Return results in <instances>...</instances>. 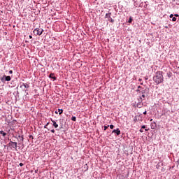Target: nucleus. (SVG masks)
I'll list each match as a JSON object with an SVG mask.
<instances>
[{"instance_id": "0eeeda50", "label": "nucleus", "mask_w": 179, "mask_h": 179, "mask_svg": "<svg viewBox=\"0 0 179 179\" xmlns=\"http://www.w3.org/2000/svg\"><path fill=\"white\" fill-rule=\"evenodd\" d=\"M3 78H5V81L6 82H10V79H11L10 76H3Z\"/></svg>"}, {"instance_id": "412c9836", "label": "nucleus", "mask_w": 179, "mask_h": 179, "mask_svg": "<svg viewBox=\"0 0 179 179\" xmlns=\"http://www.w3.org/2000/svg\"><path fill=\"white\" fill-rule=\"evenodd\" d=\"M110 129H114V125L110 124Z\"/></svg>"}, {"instance_id": "39448f33", "label": "nucleus", "mask_w": 179, "mask_h": 179, "mask_svg": "<svg viewBox=\"0 0 179 179\" xmlns=\"http://www.w3.org/2000/svg\"><path fill=\"white\" fill-rule=\"evenodd\" d=\"M112 134H116V135L119 136L121 135V131L120 130V129H114L112 131Z\"/></svg>"}, {"instance_id": "ddd939ff", "label": "nucleus", "mask_w": 179, "mask_h": 179, "mask_svg": "<svg viewBox=\"0 0 179 179\" xmlns=\"http://www.w3.org/2000/svg\"><path fill=\"white\" fill-rule=\"evenodd\" d=\"M141 90H142V87L138 86V89L136 90V92H141Z\"/></svg>"}, {"instance_id": "c756f323", "label": "nucleus", "mask_w": 179, "mask_h": 179, "mask_svg": "<svg viewBox=\"0 0 179 179\" xmlns=\"http://www.w3.org/2000/svg\"><path fill=\"white\" fill-rule=\"evenodd\" d=\"M140 132H143V129H140Z\"/></svg>"}, {"instance_id": "c85d7f7f", "label": "nucleus", "mask_w": 179, "mask_h": 179, "mask_svg": "<svg viewBox=\"0 0 179 179\" xmlns=\"http://www.w3.org/2000/svg\"><path fill=\"white\" fill-rule=\"evenodd\" d=\"M143 114H144V115H146V114H147V112H146V111L143 112Z\"/></svg>"}, {"instance_id": "a211bd4d", "label": "nucleus", "mask_w": 179, "mask_h": 179, "mask_svg": "<svg viewBox=\"0 0 179 179\" xmlns=\"http://www.w3.org/2000/svg\"><path fill=\"white\" fill-rule=\"evenodd\" d=\"M177 20V18L176 17H173L172 18V22H176Z\"/></svg>"}, {"instance_id": "6ab92c4d", "label": "nucleus", "mask_w": 179, "mask_h": 179, "mask_svg": "<svg viewBox=\"0 0 179 179\" xmlns=\"http://www.w3.org/2000/svg\"><path fill=\"white\" fill-rule=\"evenodd\" d=\"M49 124H50V122H48V123L44 126V128L47 129V127H48Z\"/></svg>"}, {"instance_id": "cd10ccee", "label": "nucleus", "mask_w": 179, "mask_h": 179, "mask_svg": "<svg viewBox=\"0 0 179 179\" xmlns=\"http://www.w3.org/2000/svg\"><path fill=\"white\" fill-rule=\"evenodd\" d=\"M175 16H176V17H178L179 15H178V14H175Z\"/></svg>"}, {"instance_id": "4468645a", "label": "nucleus", "mask_w": 179, "mask_h": 179, "mask_svg": "<svg viewBox=\"0 0 179 179\" xmlns=\"http://www.w3.org/2000/svg\"><path fill=\"white\" fill-rule=\"evenodd\" d=\"M108 20H109V22H110V23H114V20L113 18H111V17H110V18L108 19Z\"/></svg>"}, {"instance_id": "b1692460", "label": "nucleus", "mask_w": 179, "mask_h": 179, "mask_svg": "<svg viewBox=\"0 0 179 179\" xmlns=\"http://www.w3.org/2000/svg\"><path fill=\"white\" fill-rule=\"evenodd\" d=\"M141 128H142V129H145V128H146V126L143 125V126L141 127Z\"/></svg>"}, {"instance_id": "bb28decb", "label": "nucleus", "mask_w": 179, "mask_h": 179, "mask_svg": "<svg viewBox=\"0 0 179 179\" xmlns=\"http://www.w3.org/2000/svg\"><path fill=\"white\" fill-rule=\"evenodd\" d=\"M20 167H23V163H20Z\"/></svg>"}, {"instance_id": "f03ea898", "label": "nucleus", "mask_w": 179, "mask_h": 179, "mask_svg": "<svg viewBox=\"0 0 179 179\" xmlns=\"http://www.w3.org/2000/svg\"><path fill=\"white\" fill-rule=\"evenodd\" d=\"M43 31H44L43 29L36 28L34 30V34L35 36H41L43 34Z\"/></svg>"}, {"instance_id": "4c0bfd02", "label": "nucleus", "mask_w": 179, "mask_h": 179, "mask_svg": "<svg viewBox=\"0 0 179 179\" xmlns=\"http://www.w3.org/2000/svg\"><path fill=\"white\" fill-rule=\"evenodd\" d=\"M95 1H97V0H95Z\"/></svg>"}, {"instance_id": "f3484780", "label": "nucleus", "mask_w": 179, "mask_h": 179, "mask_svg": "<svg viewBox=\"0 0 179 179\" xmlns=\"http://www.w3.org/2000/svg\"><path fill=\"white\" fill-rule=\"evenodd\" d=\"M71 120H72V121H76V117L73 116Z\"/></svg>"}, {"instance_id": "2eb2a0df", "label": "nucleus", "mask_w": 179, "mask_h": 179, "mask_svg": "<svg viewBox=\"0 0 179 179\" xmlns=\"http://www.w3.org/2000/svg\"><path fill=\"white\" fill-rule=\"evenodd\" d=\"M129 23H132V17H130L129 19Z\"/></svg>"}, {"instance_id": "9b49d317", "label": "nucleus", "mask_w": 179, "mask_h": 179, "mask_svg": "<svg viewBox=\"0 0 179 179\" xmlns=\"http://www.w3.org/2000/svg\"><path fill=\"white\" fill-rule=\"evenodd\" d=\"M58 113H59V115H61V114H62L64 113V110L58 109Z\"/></svg>"}, {"instance_id": "393cba45", "label": "nucleus", "mask_w": 179, "mask_h": 179, "mask_svg": "<svg viewBox=\"0 0 179 179\" xmlns=\"http://www.w3.org/2000/svg\"><path fill=\"white\" fill-rule=\"evenodd\" d=\"M51 132H52V134H55V130L52 129V130H51Z\"/></svg>"}, {"instance_id": "7ed1b4c3", "label": "nucleus", "mask_w": 179, "mask_h": 179, "mask_svg": "<svg viewBox=\"0 0 179 179\" xmlns=\"http://www.w3.org/2000/svg\"><path fill=\"white\" fill-rule=\"evenodd\" d=\"M8 145H9V146H11L13 149H15V150H17V143L13 142V141H10Z\"/></svg>"}, {"instance_id": "2f4dec72", "label": "nucleus", "mask_w": 179, "mask_h": 179, "mask_svg": "<svg viewBox=\"0 0 179 179\" xmlns=\"http://www.w3.org/2000/svg\"><path fill=\"white\" fill-rule=\"evenodd\" d=\"M138 80H139V82H142V79H141V78Z\"/></svg>"}, {"instance_id": "1a4fd4ad", "label": "nucleus", "mask_w": 179, "mask_h": 179, "mask_svg": "<svg viewBox=\"0 0 179 179\" xmlns=\"http://www.w3.org/2000/svg\"><path fill=\"white\" fill-rule=\"evenodd\" d=\"M51 121H52V122L53 124V127L55 128H58V124H57V122H55V120H51Z\"/></svg>"}, {"instance_id": "f257e3e1", "label": "nucleus", "mask_w": 179, "mask_h": 179, "mask_svg": "<svg viewBox=\"0 0 179 179\" xmlns=\"http://www.w3.org/2000/svg\"><path fill=\"white\" fill-rule=\"evenodd\" d=\"M153 80L157 85L163 83V81L164 80V78H163V71H157L156 75L153 77Z\"/></svg>"}, {"instance_id": "c9c22d12", "label": "nucleus", "mask_w": 179, "mask_h": 179, "mask_svg": "<svg viewBox=\"0 0 179 179\" xmlns=\"http://www.w3.org/2000/svg\"><path fill=\"white\" fill-rule=\"evenodd\" d=\"M141 85H143V83H141Z\"/></svg>"}, {"instance_id": "aec40b11", "label": "nucleus", "mask_w": 179, "mask_h": 179, "mask_svg": "<svg viewBox=\"0 0 179 179\" xmlns=\"http://www.w3.org/2000/svg\"><path fill=\"white\" fill-rule=\"evenodd\" d=\"M108 127H110V126H104V131H107Z\"/></svg>"}, {"instance_id": "f8f14e48", "label": "nucleus", "mask_w": 179, "mask_h": 179, "mask_svg": "<svg viewBox=\"0 0 179 179\" xmlns=\"http://www.w3.org/2000/svg\"><path fill=\"white\" fill-rule=\"evenodd\" d=\"M0 134L3 135V136H5L6 135V133H5L3 131H0Z\"/></svg>"}, {"instance_id": "473e14b6", "label": "nucleus", "mask_w": 179, "mask_h": 179, "mask_svg": "<svg viewBox=\"0 0 179 179\" xmlns=\"http://www.w3.org/2000/svg\"><path fill=\"white\" fill-rule=\"evenodd\" d=\"M22 142H23V137H22V139H21Z\"/></svg>"}, {"instance_id": "a878e982", "label": "nucleus", "mask_w": 179, "mask_h": 179, "mask_svg": "<svg viewBox=\"0 0 179 179\" xmlns=\"http://www.w3.org/2000/svg\"><path fill=\"white\" fill-rule=\"evenodd\" d=\"M9 73H10V74L13 73V71H12V70L9 71Z\"/></svg>"}, {"instance_id": "9d476101", "label": "nucleus", "mask_w": 179, "mask_h": 179, "mask_svg": "<svg viewBox=\"0 0 179 179\" xmlns=\"http://www.w3.org/2000/svg\"><path fill=\"white\" fill-rule=\"evenodd\" d=\"M105 17H106L108 19H111V13H106L105 15Z\"/></svg>"}, {"instance_id": "423d86ee", "label": "nucleus", "mask_w": 179, "mask_h": 179, "mask_svg": "<svg viewBox=\"0 0 179 179\" xmlns=\"http://www.w3.org/2000/svg\"><path fill=\"white\" fill-rule=\"evenodd\" d=\"M49 78H50V79H52L53 80H57V77H55V74H54V73H51L49 76Z\"/></svg>"}, {"instance_id": "6e6552de", "label": "nucleus", "mask_w": 179, "mask_h": 179, "mask_svg": "<svg viewBox=\"0 0 179 179\" xmlns=\"http://www.w3.org/2000/svg\"><path fill=\"white\" fill-rule=\"evenodd\" d=\"M22 86H24V87H25V89H29V87H30V85H29V84H27V83H22V85L20 86V87H22Z\"/></svg>"}, {"instance_id": "7c9ffc66", "label": "nucleus", "mask_w": 179, "mask_h": 179, "mask_svg": "<svg viewBox=\"0 0 179 179\" xmlns=\"http://www.w3.org/2000/svg\"><path fill=\"white\" fill-rule=\"evenodd\" d=\"M29 38H33V36H31V35L29 36Z\"/></svg>"}, {"instance_id": "20e7f679", "label": "nucleus", "mask_w": 179, "mask_h": 179, "mask_svg": "<svg viewBox=\"0 0 179 179\" xmlns=\"http://www.w3.org/2000/svg\"><path fill=\"white\" fill-rule=\"evenodd\" d=\"M148 92V89L146 88H142L141 90L138 91L139 96H142V94H145Z\"/></svg>"}, {"instance_id": "5701e85b", "label": "nucleus", "mask_w": 179, "mask_h": 179, "mask_svg": "<svg viewBox=\"0 0 179 179\" xmlns=\"http://www.w3.org/2000/svg\"><path fill=\"white\" fill-rule=\"evenodd\" d=\"M173 17H174V15H173V14H171L169 16V17H171V19H173Z\"/></svg>"}, {"instance_id": "72a5a7b5", "label": "nucleus", "mask_w": 179, "mask_h": 179, "mask_svg": "<svg viewBox=\"0 0 179 179\" xmlns=\"http://www.w3.org/2000/svg\"><path fill=\"white\" fill-rule=\"evenodd\" d=\"M145 131H149V129H145Z\"/></svg>"}, {"instance_id": "dca6fc26", "label": "nucleus", "mask_w": 179, "mask_h": 179, "mask_svg": "<svg viewBox=\"0 0 179 179\" xmlns=\"http://www.w3.org/2000/svg\"><path fill=\"white\" fill-rule=\"evenodd\" d=\"M171 75H172L171 73H167L168 78H171Z\"/></svg>"}, {"instance_id": "e433bc0d", "label": "nucleus", "mask_w": 179, "mask_h": 179, "mask_svg": "<svg viewBox=\"0 0 179 179\" xmlns=\"http://www.w3.org/2000/svg\"><path fill=\"white\" fill-rule=\"evenodd\" d=\"M150 121H152V120L151 119Z\"/></svg>"}, {"instance_id": "4be33fe9", "label": "nucleus", "mask_w": 179, "mask_h": 179, "mask_svg": "<svg viewBox=\"0 0 179 179\" xmlns=\"http://www.w3.org/2000/svg\"><path fill=\"white\" fill-rule=\"evenodd\" d=\"M140 96H141V97H143V99H145V94H141V95H140Z\"/></svg>"}, {"instance_id": "f704fd0d", "label": "nucleus", "mask_w": 179, "mask_h": 179, "mask_svg": "<svg viewBox=\"0 0 179 179\" xmlns=\"http://www.w3.org/2000/svg\"><path fill=\"white\" fill-rule=\"evenodd\" d=\"M1 80H3V78H1Z\"/></svg>"}]
</instances>
